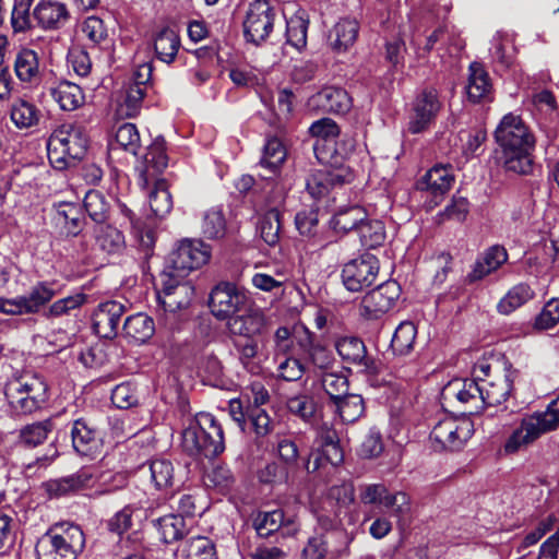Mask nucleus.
<instances>
[{
	"label": "nucleus",
	"instance_id": "nucleus-1",
	"mask_svg": "<svg viewBox=\"0 0 559 559\" xmlns=\"http://www.w3.org/2000/svg\"><path fill=\"white\" fill-rule=\"evenodd\" d=\"M55 286V282L41 281L32 286L24 295L13 298L0 297V312L7 316L41 313L45 319L55 320L70 316L72 311L79 310L87 300L85 294L78 293L60 298L49 305L58 294Z\"/></svg>",
	"mask_w": 559,
	"mask_h": 559
},
{
	"label": "nucleus",
	"instance_id": "nucleus-2",
	"mask_svg": "<svg viewBox=\"0 0 559 559\" xmlns=\"http://www.w3.org/2000/svg\"><path fill=\"white\" fill-rule=\"evenodd\" d=\"M495 140L501 148V160L507 171L518 175L532 171L535 140L520 116L512 112L503 116L495 130Z\"/></svg>",
	"mask_w": 559,
	"mask_h": 559
},
{
	"label": "nucleus",
	"instance_id": "nucleus-3",
	"mask_svg": "<svg viewBox=\"0 0 559 559\" xmlns=\"http://www.w3.org/2000/svg\"><path fill=\"white\" fill-rule=\"evenodd\" d=\"M87 147L85 128L78 123H63L47 140L48 160L55 169L66 170L84 158Z\"/></svg>",
	"mask_w": 559,
	"mask_h": 559
},
{
	"label": "nucleus",
	"instance_id": "nucleus-4",
	"mask_svg": "<svg viewBox=\"0 0 559 559\" xmlns=\"http://www.w3.org/2000/svg\"><path fill=\"white\" fill-rule=\"evenodd\" d=\"M182 448L198 459H214L225 450L224 431L210 413H199L182 432Z\"/></svg>",
	"mask_w": 559,
	"mask_h": 559
},
{
	"label": "nucleus",
	"instance_id": "nucleus-5",
	"mask_svg": "<svg viewBox=\"0 0 559 559\" xmlns=\"http://www.w3.org/2000/svg\"><path fill=\"white\" fill-rule=\"evenodd\" d=\"M85 546V536L76 524L56 523L35 545L37 559H76Z\"/></svg>",
	"mask_w": 559,
	"mask_h": 559
},
{
	"label": "nucleus",
	"instance_id": "nucleus-6",
	"mask_svg": "<svg viewBox=\"0 0 559 559\" xmlns=\"http://www.w3.org/2000/svg\"><path fill=\"white\" fill-rule=\"evenodd\" d=\"M473 376L479 380L485 406H498L511 396L519 370L508 361L492 365L481 360L474 365Z\"/></svg>",
	"mask_w": 559,
	"mask_h": 559
},
{
	"label": "nucleus",
	"instance_id": "nucleus-7",
	"mask_svg": "<svg viewBox=\"0 0 559 559\" xmlns=\"http://www.w3.org/2000/svg\"><path fill=\"white\" fill-rule=\"evenodd\" d=\"M559 427V396L550 402L544 412H535L522 418L520 427L509 437L504 444L508 453H514L522 447L536 441L543 435Z\"/></svg>",
	"mask_w": 559,
	"mask_h": 559
},
{
	"label": "nucleus",
	"instance_id": "nucleus-8",
	"mask_svg": "<svg viewBox=\"0 0 559 559\" xmlns=\"http://www.w3.org/2000/svg\"><path fill=\"white\" fill-rule=\"evenodd\" d=\"M5 395L15 414L28 415L41 409L48 402V384L43 376L24 374L9 383Z\"/></svg>",
	"mask_w": 559,
	"mask_h": 559
},
{
	"label": "nucleus",
	"instance_id": "nucleus-9",
	"mask_svg": "<svg viewBox=\"0 0 559 559\" xmlns=\"http://www.w3.org/2000/svg\"><path fill=\"white\" fill-rule=\"evenodd\" d=\"M276 12L266 0L252 1L243 20V35L252 44L259 45L272 33Z\"/></svg>",
	"mask_w": 559,
	"mask_h": 559
},
{
	"label": "nucleus",
	"instance_id": "nucleus-10",
	"mask_svg": "<svg viewBox=\"0 0 559 559\" xmlns=\"http://www.w3.org/2000/svg\"><path fill=\"white\" fill-rule=\"evenodd\" d=\"M471 435V424L453 417H444L433 426L430 440L435 450L457 451L463 448Z\"/></svg>",
	"mask_w": 559,
	"mask_h": 559
},
{
	"label": "nucleus",
	"instance_id": "nucleus-11",
	"mask_svg": "<svg viewBox=\"0 0 559 559\" xmlns=\"http://www.w3.org/2000/svg\"><path fill=\"white\" fill-rule=\"evenodd\" d=\"M379 272V260L370 253H365L347 262L342 270V282L345 288L356 293L370 286Z\"/></svg>",
	"mask_w": 559,
	"mask_h": 559
},
{
	"label": "nucleus",
	"instance_id": "nucleus-12",
	"mask_svg": "<svg viewBox=\"0 0 559 559\" xmlns=\"http://www.w3.org/2000/svg\"><path fill=\"white\" fill-rule=\"evenodd\" d=\"M211 257V250L207 245L198 239H186L169 254V269L182 274H188L192 270L204 265Z\"/></svg>",
	"mask_w": 559,
	"mask_h": 559
},
{
	"label": "nucleus",
	"instance_id": "nucleus-13",
	"mask_svg": "<svg viewBox=\"0 0 559 559\" xmlns=\"http://www.w3.org/2000/svg\"><path fill=\"white\" fill-rule=\"evenodd\" d=\"M246 301V294L236 284L222 282L212 289L209 307L215 318L225 320L240 311Z\"/></svg>",
	"mask_w": 559,
	"mask_h": 559
},
{
	"label": "nucleus",
	"instance_id": "nucleus-14",
	"mask_svg": "<svg viewBox=\"0 0 559 559\" xmlns=\"http://www.w3.org/2000/svg\"><path fill=\"white\" fill-rule=\"evenodd\" d=\"M139 471L150 476L156 490H167L181 486L186 480L183 467L169 459L156 457L142 464Z\"/></svg>",
	"mask_w": 559,
	"mask_h": 559
},
{
	"label": "nucleus",
	"instance_id": "nucleus-15",
	"mask_svg": "<svg viewBox=\"0 0 559 559\" xmlns=\"http://www.w3.org/2000/svg\"><path fill=\"white\" fill-rule=\"evenodd\" d=\"M70 436L72 448L80 456L94 460L100 455L102 433L90 419L84 417L74 419L71 423Z\"/></svg>",
	"mask_w": 559,
	"mask_h": 559
},
{
	"label": "nucleus",
	"instance_id": "nucleus-16",
	"mask_svg": "<svg viewBox=\"0 0 559 559\" xmlns=\"http://www.w3.org/2000/svg\"><path fill=\"white\" fill-rule=\"evenodd\" d=\"M299 347V356L302 357L307 364V372H318L321 374L331 370L335 365L333 353L316 341V336L308 329H305L302 334L296 337Z\"/></svg>",
	"mask_w": 559,
	"mask_h": 559
},
{
	"label": "nucleus",
	"instance_id": "nucleus-17",
	"mask_svg": "<svg viewBox=\"0 0 559 559\" xmlns=\"http://www.w3.org/2000/svg\"><path fill=\"white\" fill-rule=\"evenodd\" d=\"M401 296L396 281H386L368 292L361 300V314L367 319H378L390 311Z\"/></svg>",
	"mask_w": 559,
	"mask_h": 559
},
{
	"label": "nucleus",
	"instance_id": "nucleus-18",
	"mask_svg": "<svg viewBox=\"0 0 559 559\" xmlns=\"http://www.w3.org/2000/svg\"><path fill=\"white\" fill-rule=\"evenodd\" d=\"M440 108L441 103L437 90L433 87L424 88L413 103L408 120L409 133L418 134L426 131L436 119Z\"/></svg>",
	"mask_w": 559,
	"mask_h": 559
},
{
	"label": "nucleus",
	"instance_id": "nucleus-19",
	"mask_svg": "<svg viewBox=\"0 0 559 559\" xmlns=\"http://www.w3.org/2000/svg\"><path fill=\"white\" fill-rule=\"evenodd\" d=\"M354 180L352 170L347 167L320 169L312 171L306 179V190L314 200L326 197L334 188L350 183Z\"/></svg>",
	"mask_w": 559,
	"mask_h": 559
},
{
	"label": "nucleus",
	"instance_id": "nucleus-20",
	"mask_svg": "<svg viewBox=\"0 0 559 559\" xmlns=\"http://www.w3.org/2000/svg\"><path fill=\"white\" fill-rule=\"evenodd\" d=\"M94 483L93 473L88 468H80L71 475L43 483L41 488L49 499H59L92 488Z\"/></svg>",
	"mask_w": 559,
	"mask_h": 559
},
{
	"label": "nucleus",
	"instance_id": "nucleus-21",
	"mask_svg": "<svg viewBox=\"0 0 559 559\" xmlns=\"http://www.w3.org/2000/svg\"><path fill=\"white\" fill-rule=\"evenodd\" d=\"M253 527L260 537H270L276 533L289 536L297 532L295 515L286 514L283 509L259 511L253 518Z\"/></svg>",
	"mask_w": 559,
	"mask_h": 559
},
{
	"label": "nucleus",
	"instance_id": "nucleus-22",
	"mask_svg": "<svg viewBox=\"0 0 559 559\" xmlns=\"http://www.w3.org/2000/svg\"><path fill=\"white\" fill-rule=\"evenodd\" d=\"M152 72H132L124 85V97L117 112L123 118H134L140 114L143 98L147 92Z\"/></svg>",
	"mask_w": 559,
	"mask_h": 559
},
{
	"label": "nucleus",
	"instance_id": "nucleus-23",
	"mask_svg": "<svg viewBox=\"0 0 559 559\" xmlns=\"http://www.w3.org/2000/svg\"><path fill=\"white\" fill-rule=\"evenodd\" d=\"M349 543V537L344 530L333 528L322 535L309 538L302 550L305 559H324L328 554L340 555Z\"/></svg>",
	"mask_w": 559,
	"mask_h": 559
},
{
	"label": "nucleus",
	"instance_id": "nucleus-24",
	"mask_svg": "<svg viewBox=\"0 0 559 559\" xmlns=\"http://www.w3.org/2000/svg\"><path fill=\"white\" fill-rule=\"evenodd\" d=\"M127 307L118 300L100 302L93 312V330L99 337L111 340L119 332Z\"/></svg>",
	"mask_w": 559,
	"mask_h": 559
},
{
	"label": "nucleus",
	"instance_id": "nucleus-25",
	"mask_svg": "<svg viewBox=\"0 0 559 559\" xmlns=\"http://www.w3.org/2000/svg\"><path fill=\"white\" fill-rule=\"evenodd\" d=\"M334 346L343 362L359 367L365 371L376 369L374 360L368 356L367 347L360 337L342 336L335 341Z\"/></svg>",
	"mask_w": 559,
	"mask_h": 559
},
{
	"label": "nucleus",
	"instance_id": "nucleus-26",
	"mask_svg": "<svg viewBox=\"0 0 559 559\" xmlns=\"http://www.w3.org/2000/svg\"><path fill=\"white\" fill-rule=\"evenodd\" d=\"M37 25L45 31H57L66 26L71 15L67 5L55 0H40L33 8Z\"/></svg>",
	"mask_w": 559,
	"mask_h": 559
},
{
	"label": "nucleus",
	"instance_id": "nucleus-27",
	"mask_svg": "<svg viewBox=\"0 0 559 559\" xmlns=\"http://www.w3.org/2000/svg\"><path fill=\"white\" fill-rule=\"evenodd\" d=\"M508 258L509 254L506 248L500 245H493L487 248L477 257L472 271L467 273L465 277V282L467 284H474L484 280L486 276L500 269L508 261Z\"/></svg>",
	"mask_w": 559,
	"mask_h": 559
},
{
	"label": "nucleus",
	"instance_id": "nucleus-28",
	"mask_svg": "<svg viewBox=\"0 0 559 559\" xmlns=\"http://www.w3.org/2000/svg\"><path fill=\"white\" fill-rule=\"evenodd\" d=\"M185 276L186 274L176 272L173 269L163 272L160 275L162 288L157 292L158 300L159 296H165V293L171 292L182 295L183 297V300L181 301L169 299L168 307L170 308V312L187 308L194 297V288L190 285L189 282L182 281Z\"/></svg>",
	"mask_w": 559,
	"mask_h": 559
},
{
	"label": "nucleus",
	"instance_id": "nucleus-29",
	"mask_svg": "<svg viewBox=\"0 0 559 559\" xmlns=\"http://www.w3.org/2000/svg\"><path fill=\"white\" fill-rule=\"evenodd\" d=\"M445 390L466 406L465 412L468 414H477L485 407L479 380L474 376L473 379L451 382Z\"/></svg>",
	"mask_w": 559,
	"mask_h": 559
},
{
	"label": "nucleus",
	"instance_id": "nucleus-30",
	"mask_svg": "<svg viewBox=\"0 0 559 559\" xmlns=\"http://www.w3.org/2000/svg\"><path fill=\"white\" fill-rule=\"evenodd\" d=\"M168 166V156L166 153V142L163 136H157L146 148L143 156L140 176L145 185L151 180L158 179L157 176Z\"/></svg>",
	"mask_w": 559,
	"mask_h": 559
},
{
	"label": "nucleus",
	"instance_id": "nucleus-31",
	"mask_svg": "<svg viewBox=\"0 0 559 559\" xmlns=\"http://www.w3.org/2000/svg\"><path fill=\"white\" fill-rule=\"evenodd\" d=\"M454 175L451 165H436L421 177L416 186L418 190L429 192L433 198L443 197L452 187Z\"/></svg>",
	"mask_w": 559,
	"mask_h": 559
},
{
	"label": "nucleus",
	"instance_id": "nucleus-32",
	"mask_svg": "<svg viewBox=\"0 0 559 559\" xmlns=\"http://www.w3.org/2000/svg\"><path fill=\"white\" fill-rule=\"evenodd\" d=\"M311 103L325 112L346 114L352 107V98L341 87L326 86L311 97Z\"/></svg>",
	"mask_w": 559,
	"mask_h": 559
},
{
	"label": "nucleus",
	"instance_id": "nucleus-33",
	"mask_svg": "<svg viewBox=\"0 0 559 559\" xmlns=\"http://www.w3.org/2000/svg\"><path fill=\"white\" fill-rule=\"evenodd\" d=\"M264 326V316L259 310H252L241 316L228 318L227 328L231 335L242 338L254 337Z\"/></svg>",
	"mask_w": 559,
	"mask_h": 559
},
{
	"label": "nucleus",
	"instance_id": "nucleus-34",
	"mask_svg": "<svg viewBox=\"0 0 559 559\" xmlns=\"http://www.w3.org/2000/svg\"><path fill=\"white\" fill-rule=\"evenodd\" d=\"M357 21L343 19L338 21L329 34V43L333 51L340 53L354 45L358 36Z\"/></svg>",
	"mask_w": 559,
	"mask_h": 559
},
{
	"label": "nucleus",
	"instance_id": "nucleus-35",
	"mask_svg": "<svg viewBox=\"0 0 559 559\" xmlns=\"http://www.w3.org/2000/svg\"><path fill=\"white\" fill-rule=\"evenodd\" d=\"M309 132L316 138L313 151L317 158L326 159L325 153L328 151H323V148L328 147L340 135L338 126L330 118H322L310 126Z\"/></svg>",
	"mask_w": 559,
	"mask_h": 559
},
{
	"label": "nucleus",
	"instance_id": "nucleus-36",
	"mask_svg": "<svg viewBox=\"0 0 559 559\" xmlns=\"http://www.w3.org/2000/svg\"><path fill=\"white\" fill-rule=\"evenodd\" d=\"M124 335L135 343L143 344L155 333L154 320L146 313L139 312L129 316L122 325Z\"/></svg>",
	"mask_w": 559,
	"mask_h": 559
},
{
	"label": "nucleus",
	"instance_id": "nucleus-37",
	"mask_svg": "<svg viewBox=\"0 0 559 559\" xmlns=\"http://www.w3.org/2000/svg\"><path fill=\"white\" fill-rule=\"evenodd\" d=\"M43 117L41 110L35 104L24 99H16L10 109L11 121L17 129L37 127Z\"/></svg>",
	"mask_w": 559,
	"mask_h": 559
},
{
	"label": "nucleus",
	"instance_id": "nucleus-38",
	"mask_svg": "<svg viewBox=\"0 0 559 559\" xmlns=\"http://www.w3.org/2000/svg\"><path fill=\"white\" fill-rule=\"evenodd\" d=\"M83 206L91 221L98 226H105L110 216V203L107 198L97 190L85 193Z\"/></svg>",
	"mask_w": 559,
	"mask_h": 559
},
{
	"label": "nucleus",
	"instance_id": "nucleus-39",
	"mask_svg": "<svg viewBox=\"0 0 559 559\" xmlns=\"http://www.w3.org/2000/svg\"><path fill=\"white\" fill-rule=\"evenodd\" d=\"M156 526L160 538L166 544L179 540L189 533L187 520L180 514H167L162 516L156 520Z\"/></svg>",
	"mask_w": 559,
	"mask_h": 559
},
{
	"label": "nucleus",
	"instance_id": "nucleus-40",
	"mask_svg": "<svg viewBox=\"0 0 559 559\" xmlns=\"http://www.w3.org/2000/svg\"><path fill=\"white\" fill-rule=\"evenodd\" d=\"M180 47V38L175 29L163 27L155 36L154 50L158 60L169 64Z\"/></svg>",
	"mask_w": 559,
	"mask_h": 559
},
{
	"label": "nucleus",
	"instance_id": "nucleus-41",
	"mask_svg": "<svg viewBox=\"0 0 559 559\" xmlns=\"http://www.w3.org/2000/svg\"><path fill=\"white\" fill-rule=\"evenodd\" d=\"M141 148V138L135 124L126 122L121 124L115 134V140L109 143L110 152L126 151L134 156Z\"/></svg>",
	"mask_w": 559,
	"mask_h": 559
},
{
	"label": "nucleus",
	"instance_id": "nucleus-42",
	"mask_svg": "<svg viewBox=\"0 0 559 559\" xmlns=\"http://www.w3.org/2000/svg\"><path fill=\"white\" fill-rule=\"evenodd\" d=\"M151 182L154 183V188L148 194L150 207L156 217L163 218L173 209V198L165 179H155L151 180Z\"/></svg>",
	"mask_w": 559,
	"mask_h": 559
},
{
	"label": "nucleus",
	"instance_id": "nucleus-43",
	"mask_svg": "<svg viewBox=\"0 0 559 559\" xmlns=\"http://www.w3.org/2000/svg\"><path fill=\"white\" fill-rule=\"evenodd\" d=\"M535 293L528 284L520 283L509 289L506 296L498 302V312L501 314H510L515 309L533 299Z\"/></svg>",
	"mask_w": 559,
	"mask_h": 559
},
{
	"label": "nucleus",
	"instance_id": "nucleus-44",
	"mask_svg": "<svg viewBox=\"0 0 559 559\" xmlns=\"http://www.w3.org/2000/svg\"><path fill=\"white\" fill-rule=\"evenodd\" d=\"M34 0H14L11 11L10 24L14 34L31 32L34 25Z\"/></svg>",
	"mask_w": 559,
	"mask_h": 559
},
{
	"label": "nucleus",
	"instance_id": "nucleus-45",
	"mask_svg": "<svg viewBox=\"0 0 559 559\" xmlns=\"http://www.w3.org/2000/svg\"><path fill=\"white\" fill-rule=\"evenodd\" d=\"M465 88L468 99L473 103L492 99V83L488 72H471Z\"/></svg>",
	"mask_w": 559,
	"mask_h": 559
},
{
	"label": "nucleus",
	"instance_id": "nucleus-46",
	"mask_svg": "<svg viewBox=\"0 0 559 559\" xmlns=\"http://www.w3.org/2000/svg\"><path fill=\"white\" fill-rule=\"evenodd\" d=\"M52 96L63 110H74L84 103V95L79 84L62 81L52 90Z\"/></svg>",
	"mask_w": 559,
	"mask_h": 559
},
{
	"label": "nucleus",
	"instance_id": "nucleus-47",
	"mask_svg": "<svg viewBox=\"0 0 559 559\" xmlns=\"http://www.w3.org/2000/svg\"><path fill=\"white\" fill-rule=\"evenodd\" d=\"M53 419V417H50L23 427L19 436L20 442L28 448H35L41 444L55 429Z\"/></svg>",
	"mask_w": 559,
	"mask_h": 559
},
{
	"label": "nucleus",
	"instance_id": "nucleus-48",
	"mask_svg": "<svg viewBox=\"0 0 559 559\" xmlns=\"http://www.w3.org/2000/svg\"><path fill=\"white\" fill-rule=\"evenodd\" d=\"M282 228V213L277 207L267 210L259 222L261 238L271 247L278 243Z\"/></svg>",
	"mask_w": 559,
	"mask_h": 559
},
{
	"label": "nucleus",
	"instance_id": "nucleus-49",
	"mask_svg": "<svg viewBox=\"0 0 559 559\" xmlns=\"http://www.w3.org/2000/svg\"><path fill=\"white\" fill-rule=\"evenodd\" d=\"M417 335V328L411 321H404L395 329L391 340V349L394 355L406 356L413 350Z\"/></svg>",
	"mask_w": 559,
	"mask_h": 559
},
{
	"label": "nucleus",
	"instance_id": "nucleus-50",
	"mask_svg": "<svg viewBox=\"0 0 559 559\" xmlns=\"http://www.w3.org/2000/svg\"><path fill=\"white\" fill-rule=\"evenodd\" d=\"M286 156L287 152L283 142L275 136L269 138L263 147L260 165L270 173L276 174Z\"/></svg>",
	"mask_w": 559,
	"mask_h": 559
},
{
	"label": "nucleus",
	"instance_id": "nucleus-51",
	"mask_svg": "<svg viewBox=\"0 0 559 559\" xmlns=\"http://www.w3.org/2000/svg\"><path fill=\"white\" fill-rule=\"evenodd\" d=\"M309 20L305 12H298L286 21V43L300 51L307 44Z\"/></svg>",
	"mask_w": 559,
	"mask_h": 559
},
{
	"label": "nucleus",
	"instance_id": "nucleus-52",
	"mask_svg": "<svg viewBox=\"0 0 559 559\" xmlns=\"http://www.w3.org/2000/svg\"><path fill=\"white\" fill-rule=\"evenodd\" d=\"M366 212L360 206H350L340 210L331 219V226L335 231L348 233L364 223Z\"/></svg>",
	"mask_w": 559,
	"mask_h": 559
},
{
	"label": "nucleus",
	"instance_id": "nucleus-53",
	"mask_svg": "<svg viewBox=\"0 0 559 559\" xmlns=\"http://www.w3.org/2000/svg\"><path fill=\"white\" fill-rule=\"evenodd\" d=\"M182 552L187 559H216L214 543L201 535L189 537L182 545Z\"/></svg>",
	"mask_w": 559,
	"mask_h": 559
},
{
	"label": "nucleus",
	"instance_id": "nucleus-54",
	"mask_svg": "<svg viewBox=\"0 0 559 559\" xmlns=\"http://www.w3.org/2000/svg\"><path fill=\"white\" fill-rule=\"evenodd\" d=\"M333 404L344 423H355L365 413L364 399L359 394L347 393Z\"/></svg>",
	"mask_w": 559,
	"mask_h": 559
},
{
	"label": "nucleus",
	"instance_id": "nucleus-55",
	"mask_svg": "<svg viewBox=\"0 0 559 559\" xmlns=\"http://www.w3.org/2000/svg\"><path fill=\"white\" fill-rule=\"evenodd\" d=\"M276 359L278 377L285 381H298L307 372V364L299 355H278Z\"/></svg>",
	"mask_w": 559,
	"mask_h": 559
},
{
	"label": "nucleus",
	"instance_id": "nucleus-56",
	"mask_svg": "<svg viewBox=\"0 0 559 559\" xmlns=\"http://www.w3.org/2000/svg\"><path fill=\"white\" fill-rule=\"evenodd\" d=\"M204 484L221 493H226L233 488L235 476L227 465L216 464L204 474Z\"/></svg>",
	"mask_w": 559,
	"mask_h": 559
},
{
	"label": "nucleus",
	"instance_id": "nucleus-57",
	"mask_svg": "<svg viewBox=\"0 0 559 559\" xmlns=\"http://www.w3.org/2000/svg\"><path fill=\"white\" fill-rule=\"evenodd\" d=\"M358 235L360 242L367 249H374L383 245L385 240V228L381 221H368L359 225Z\"/></svg>",
	"mask_w": 559,
	"mask_h": 559
},
{
	"label": "nucleus",
	"instance_id": "nucleus-58",
	"mask_svg": "<svg viewBox=\"0 0 559 559\" xmlns=\"http://www.w3.org/2000/svg\"><path fill=\"white\" fill-rule=\"evenodd\" d=\"M56 219L63 225L67 234L76 236L82 230V219L79 215V209L73 203H59L56 205Z\"/></svg>",
	"mask_w": 559,
	"mask_h": 559
},
{
	"label": "nucleus",
	"instance_id": "nucleus-59",
	"mask_svg": "<svg viewBox=\"0 0 559 559\" xmlns=\"http://www.w3.org/2000/svg\"><path fill=\"white\" fill-rule=\"evenodd\" d=\"M321 385L331 402L334 403L348 393L349 381L343 373L329 370L321 374Z\"/></svg>",
	"mask_w": 559,
	"mask_h": 559
},
{
	"label": "nucleus",
	"instance_id": "nucleus-60",
	"mask_svg": "<svg viewBox=\"0 0 559 559\" xmlns=\"http://www.w3.org/2000/svg\"><path fill=\"white\" fill-rule=\"evenodd\" d=\"M289 413L298 416L305 423H312L317 414V403L313 396L308 394H297L289 397L286 402Z\"/></svg>",
	"mask_w": 559,
	"mask_h": 559
},
{
	"label": "nucleus",
	"instance_id": "nucleus-61",
	"mask_svg": "<svg viewBox=\"0 0 559 559\" xmlns=\"http://www.w3.org/2000/svg\"><path fill=\"white\" fill-rule=\"evenodd\" d=\"M202 234L209 239H219L225 235L226 221L218 207L207 210L202 219Z\"/></svg>",
	"mask_w": 559,
	"mask_h": 559
},
{
	"label": "nucleus",
	"instance_id": "nucleus-62",
	"mask_svg": "<svg viewBox=\"0 0 559 559\" xmlns=\"http://www.w3.org/2000/svg\"><path fill=\"white\" fill-rule=\"evenodd\" d=\"M355 150V140L353 138H346V147H343L336 139L332 141L328 147L323 151H328L326 159L318 158L323 164H330L333 168L343 167V162L352 154Z\"/></svg>",
	"mask_w": 559,
	"mask_h": 559
},
{
	"label": "nucleus",
	"instance_id": "nucleus-63",
	"mask_svg": "<svg viewBox=\"0 0 559 559\" xmlns=\"http://www.w3.org/2000/svg\"><path fill=\"white\" fill-rule=\"evenodd\" d=\"M96 239L99 247L108 253L117 252L124 242L122 234L108 223L105 226H99Z\"/></svg>",
	"mask_w": 559,
	"mask_h": 559
},
{
	"label": "nucleus",
	"instance_id": "nucleus-64",
	"mask_svg": "<svg viewBox=\"0 0 559 559\" xmlns=\"http://www.w3.org/2000/svg\"><path fill=\"white\" fill-rule=\"evenodd\" d=\"M559 322V298L550 299L536 316L534 328L536 330H548Z\"/></svg>",
	"mask_w": 559,
	"mask_h": 559
}]
</instances>
